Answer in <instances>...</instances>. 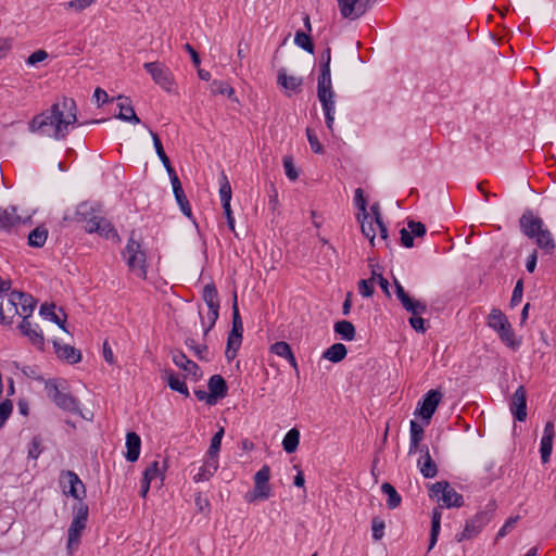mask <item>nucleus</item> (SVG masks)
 <instances>
[{
  "label": "nucleus",
  "mask_w": 556,
  "mask_h": 556,
  "mask_svg": "<svg viewBox=\"0 0 556 556\" xmlns=\"http://www.w3.org/2000/svg\"><path fill=\"white\" fill-rule=\"evenodd\" d=\"M105 121V118H100L79 122L77 106H50L29 121L28 129L41 136L63 140L68 135L70 127H74L76 124H100Z\"/></svg>",
  "instance_id": "1"
},
{
  "label": "nucleus",
  "mask_w": 556,
  "mask_h": 556,
  "mask_svg": "<svg viewBox=\"0 0 556 556\" xmlns=\"http://www.w3.org/2000/svg\"><path fill=\"white\" fill-rule=\"evenodd\" d=\"M47 396L62 410L71 414H81L79 400L68 392L64 379H48L45 381Z\"/></svg>",
  "instance_id": "2"
},
{
  "label": "nucleus",
  "mask_w": 556,
  "mask_h": 556,
  "mask_svg": "<svg viewBox=\"0 0 556 556\" xmlns=\"http://www.w3.org/2000/svg\"><path fill=\"white\" fill-rule=\"evenodd\" d=\"M394 287L396 298L401 302L403 308L412 314L408 318V324L416 332L425 333L427 331L426 319L419 315L427 311L426 302L412 298L396 278H394Z\"/></svg>",
  "instance_id": "3"
},
{
  "label": "nucleus",
  "mask_w": 556,
  "mask_h": 556,
  "mask_svg": "<svg viewBox=\"0 0 556 556\" xmlns=\"http://www.w3.org/2000/svg\"><path fill=\"white\" fill-rule=\"evenodd\" d=\"M486 325L494 330L503 344L516 351L521 345V338L517 339L507 316L498 308H492L486 317Z\"/></svg>",
  "instance_id": "4"
},
{
  "label": "nucleus",
  "mask_w": 556,
  "mask_h": 556,
  "mask_svg": "<svg viewBox=\"0 0 556 556\" xmlns=\"http://www.w3.org/2000/svg\"><path fill=\"white\" fill-rule=\"evenodd\" d=\"M497 504L494 500L489 501L482 510H479L473 517L465 522L464 530L455 535L456 542L476 538L483 528L493 519Z\"/></svg>",
  "instance_id": "5"
},
{
  "label": "nucleus",
  "mask_w": 556,
  "mask_h": 556,
  "mask_svg": "<svg viewBox=\"0 0 556 556\" xmlns=\"http://www.w3.org/2000/svg\"><path fill=\"white\" fill-rule=\"evenodd\" d=\"M331 48L326 47L320 53L319 76L317 81V97L320 104H333V91L331 85Z\"/></svg>",
  "instance_id": "6"
},
{
  "label": "nucleus",
  "mask_w": 556,
  "mask_h": 556,
  "mask_svg": "<svg viewBox=\"0 0 556 556\" xmlns=\"http://www.w3.org/2000/svg\"><path fill=\"white\" fill-rule=\"evenodd\" d=\"M89 507L85 502H76L73 505V519L67 530V551L72 553L80 544L84 530L87 527Z\"/></svg>",
  "instance_id": "7"
},
{
  "label": "nucleus",
  "mask_w": 556,
  "mask_h": 556,
  "mask_svg": "<svg viewBox=\"0 0 556 556\" xmlns=\"http://www.w3.org/2000/svg\"><path fill=\"white\" fill-rule=\"evenodd\" d=\"M123 255L129 269L137 271L140 278L146 279L148 274L147 252L142 249L141 243L135 239V231H131Z\"/></svg>",
  "instance_id": "8"
},
{
  "label": "nucleus",
  "mask_w": 556,
  "mask_h": 556,
  "mask_svg": "<svg viewBox=\"0 0 556 556\" xmlns=\"http://www.w3.org/2000/svg\"><path fill=\"white\" fill-rule=\"evenodd\" d=\"M429 497L442 502V507L445 508H459L464 505L463 495L457 493L446 480L432 483L429 486Z\"/></svg>",
  "instance_id": "9"
},
{
  "label": "nucleus",
  "mask_w": 556,
  "mask_h": 556,
  "mask_svg": "<svg viewBox=\"0 0 556 556\" xmlns=\"http://www.w3.org/2000/svg\"><path fill=\"white\" fill-rule=\"evenodd\" d=\"M58 482L65 496H71L77 502H84V498L87 495V489L75 471L65 469L61 470Z\"/></svg>",
  "instance_id": "10"
},
{
  "label": "nucleus",
  "mask_w": 556,
  "mask_h": 556,
  "mask_svg": "<svg viewBox=\"0 0 556 556\" xmlns=\"http://www.w3.org/2000/svg\"><path fill=\"white\" fill-rule=\"evenodd\" d=\"M442 396L443 394L440 390H429L418 401L414 415L420 417L421 421L428 426L442 400Z\"/></svg>",
  "instance_id": "11"
},
{
  "label": "nucleus",
  "mask_w": 556,
  "mask_h": 556,
  "mask_svg": "<svg viewBox=\"0 0 556 556\" xmlns=\"http://www.w3.org/2000/svg\"><path fill=\"white\" fill-rule=\"evenodd\" d=\"M143 67L164 90L174 91V76L167 66L160 62H148L143 64Z\"/></svg>",
  "instance_id": "12"
},
{
  "label": "nucleus",
  "mask_w": 556,
  "mask_h": 556,
  "mask_svg": "<svg viewBox=\"0 0 556 556\" xmlns=\"http://www.w3.org/2000/svg\"><path fill=\"white\" fill-rule=\"evenodd\" d=\"M377 0H337L340 14L343 18L355 20L371 9Z\"/></svg>",
  "instance_id": "13"
},
{
  "label": "nucleus",
  "mask_w": 556,
  "mask_h": 556,
  "mask_svg": "<svg viewBox=\"0 0 556 556\" xmlns=\"http://www.w3.org/2000/svg\"><path fill=\"white\" fill-rule=\"evenodd\" d=\"M16 291H11L7 296H0V324L5 327L12 326L14 318L20 316Z\"/></svg>",
  "instance_id": "14"
},
{
  "label": "nucleus",
  "mask_w": 556,
  "mask_h": 556,
  "mask_svg": "<svg viewBox=\"0 0 556 556\" xmlns=\"http://www.w3.org/2000/svg\"><path fill=\"white\" fill-rule=\"evenodd\" d=\"M519 226L525 236L534 239L538 232L544 228V222L541 217L534 216L530 208H527L519 218Z\"/></svg>",
  "instance_id": "15"
},
{
  "label": "nucleus",
  "mask_w": 556,
  "mask_h": 556,
  "mask_svg": "<svg viewBox=\"0 0 556 556\" xmlns=\"http://www.w3.org/2000/svg\"><path fill=\"white\" fill-rule=\"evenodd\" d=\"M509 409L515 420L523 422L527 419V391L519 386L511 396Z\"/></svg>",
  "instance_id": "16"
},
{
  "label": "nucleus",
  "mask_w": 556,
  "mask_h": 556,
  "mask_svg": "<svg viewBox=\"0 0 556 556\" xmlns=\"http://www.w3.org/2000/svg\"><path fill=\"white\" fill-rule=\"evenodd\" d=\"M172 361L178 368L191 375L194 381H199L202 378L203 372L200 366L195 362L189 359L181 350L172 352Z\"/></svg>",
  "instance_id": "17"
},
{
  "label": "nucleus",
  "mask_w": 556,
  "mask_h": 556,
  "mask_svg": "<svg viewBox=\"0 0 556 556\" xmlns=\"http://www.w3.org/2000/svg\"><path fill=\"white\" fill-rule=\"evenodd\" d=\"M85 230L88 233H98L105 239L118 237L117 231L111 222L102 216L88 220V224L85 225Z\"/></svg>",
  "instance_id": "18"
},
{
  "label": "nucleus",
  "mask_w": 556,
  "mask_h": 556,
  "mask_svg": "<svg viewBox=\"0 0 556 556\" xmlns=\"http://www.w3.org/2000/svg\"><path fill=\"white\" fill-rule=\"evenodd\" d=\"M54 353L58 358L66 362L67 364L74 365L81 361V352L80 350L70 345V344H61L59 340L52 341Z\"/></svg>",
  "instance_id": "19"
},
{
  "label": "nucleus",
  "mask_w": 556,
  "mask_h": 556,
  "mask_svg": "<svg viewBox=\"0 0 556 556\" xmlns=\"http://www.w3.org/2000/svg\"><path fill=\"white\" fill-rule=\"evenodd\" d=\"M207 388L215 403L228 395L229 388L222 375H213L207 381Z\"/></svg>",
  "instance_id": "20"
},
{
  "label": "nucleus",
  "mask_w": 556,
  "mask_h": 556,
  "mask_svg": "<svg viewBox=\"0 0 556 556\" xmlns=\"http://www.w3.org/2000/svg\"><path fill=\"white\" fill-rule=\"evenodd\" d=\"M277 84L290 96L291 93H299L302 91L303 78L289 76L285 68H280L278 71Z\"/></svg>",
  "instance_id": "21"
},
{
  "label": "nucleus",
  "mask_w": 556,
  "mask_h": 556,
  "mask_svg": "<svg viewBox=\"0 0 556 556\" xmlns=\"http://www.w3.org/2000/svg\"><path fill=\"white\" fill-rule=\"evenodd\" d=\"M269 351L285 359L288 361V363L292 366V368L295 370V375L299 377V366L296 358L292 352L291 345L286 341H277L274 344L270 345Z\"/></svg>",
  "instance_id": "22"
},
{
  "label": "nucleus",
  "mask_w": 556,
  "mask_h": 556,
  "mask_svg": "<svg viewBox=\"0 0 556 556\" xmlns=\"http://www.w3.org/2000/svg\"><path fill=\"white\" fill-rule=\"evenodd\" d=\"M60 312L63 314V318H60V316L55 313V304L54 303H43L41 304L39 308V314L45 317L46 319L50 320L51 323L59 326L60 329H62L65 332H68L66 329V318L67 315L63 311V308H59Z\"/></svg>",
  "instance_id": "23"
},
{
  "label": "nucleus",
  "mask_w": 556,
  "mask_h": 556,
  "mask_svg": "<svg viewBox=\"0 0 556 556\" xmlns=\"http://www.w3.org/2000/svg\"><path fill=\"white\" fill-rule=\"evenodd\" d=\"M162 378L166 380L167 386L172 391L178 392L185 397L190 396V392L185 380L180 379L179 375L173 369H164Z\"/></svg>",
  "instance_id": "24"
},
{
  "label": "nucleus",
  "mask_w": 556,
  "mask_h": 556,
  "mask_svg": "<svg viewBox=\"0 0 556 556\" xmlns=\"http://www.w3.org/2000/svg\"><path fill=\"white\" fill-rule=\"evenodd\" d=\"M141 451V438L135 431H128L126 434L125 458L129 463L138 460Z\"/></svg>",
  "instance_id": "25"
},
{
  "label": "nucleus",
  "mask_w": 556,
  "mask_h": 556,
  "mask_svg": "<svg viewBox=\"0 0 556 556\" xmlns=\"http://www.w3.org/2000/svg\"><path fill=\"white\" fill-rule=\"evenodd\" d=\"M15 298L17 301L20 316L24 319L25 317H30L36 308L37 300L31 294L23 291H16Z\"/></svg>",
  "instance_id": "26"
},
{
  "label": "nucleus",
  "mask_w": 556,
  "mask_h": 556,
  "mask_svg": "<svg viewBox=\"0 0 556 556\" xmlns=\"http://www.w3.org/2000/svg\"><path fill=\"white\" fill-rule=\"evenodd\" d=\"M21 222L22 218L17 215V207L15 205H11L9 208L0 207V226L3 230L10 231Z\"/></svg>",
  "instance_id": "27"
},
{
  "label": "nucleus",
  "mask_w": 556,
  "mask_h": 556,
  "mask_svg": "<svg viewBox=\"0 0 556 556\" xmlns=\"http://www.w3.org/2000/svg\"><path fill=\"white\" fill-rule=\"evenodd\" d=\"M98 212H100V205L91 204L89 202H81L76 207L75 219L77 222L86 223L87 225L88 220L99 217L96 215Z\"/></svg>",
  "instance_id": "28"
},
{
  "label": "nucleus",
  "mask_w": 556,
  "mask_h": 556,
  "mask_svg": "<svg viewBox=\"0 0 556 556\" xmlns=\"http://www.w3.org/2000/svg\"><path fill=\"white\" fill-rule=\"evenodd\" d=\"M243 333L229 331L227 337L225 357L228 362H231L237 356V353L242 344Z\"/></svg>",
  "instance_id": "29"
},
{
  "label": "nucleus",
  "mask_w": 556,
  "mask_h": 556,
  "mask_svg": "<svg viewBox=\"0 0 556 556\" xmlns=\"http://www.w3.org/2000/svg\"><path fill=\"white\" fill-rule=\"evenodd\" d=\"M202 299L205 302L208 311H219L220 304L218 299V290L213 281L204 286L202 291Z\"/></svg>",
  "instance_id": "30"
},
{
  "label": "nucleus",
  "mask_w": 556,
  "mask_h": 556,
  "mask_svg": "<svg viewBox=\"0 0 556 556\" xmlns=\"http://www.w3.org/2000/svg\"><path fill=\"white\" fill-rule=\"evenodd\" d=\"M271 490L269 483H262L258 481H254V489L252 492H248L244 495V498L248 503H252L254 501H266L270 497Z\"/></svg>",
  "instance_id": "31"
},
{
  "label": "nucleus",
  "mask_w": 556,
  "mask_h": 556,
  "mask_svg": "<svg viewBox=\"0 0 556 556\" xmlns=\"http://www.w3.org/2000/svg\"><path fill=\"white\" fill-rule=\"evenodd\" d=\"M218 469V459L207 457L204 464L199 468L198 473L193 476L195 482L207 481Z\"/></svg>",
  "instance_id": "32"
},
{
  "label": "nucleus",
  "mask_w": 556,
  "mask_h": 556,
  "mask_svg": "<svg viewBox=\"0 0 556 556\" xmlns=\"http://www.w3.org/2000/svg\"><path fill=\"white\" fill-rule=\"evenodd\" d=\"M441 517H442L441 507H434L431 513V529H430L428 552L431 551L438 542V538H439L440 530H441Z\"/></svg>",
  "instance_id": "33"
},
{
  "label": "nucleus",
  "mask_w": 556,
  "mask_h": 556,
  "mask_svg": "<svg viewBox=\"0 0 556 556\" xmlns=\"http://www.w3.org/2000/svg\"><path fill=\"white\" fill-rule=\"evenodd\" d=\"M348 355V349L343 343H333L323 353V358L332 363H340Z\"/></svg>",
  "instance_id": "34"
},
{
  "label": "nucleus",
  "mask_w": 556,
  "mask_h": 556,
  "mask_svg": "<svg viewBox=\"0 0 556 556\" xmlns=\"http://www.w3.org/2000/svg\"><path fill=\"white\" fill-rule=\"evenodd\" d=\"M410 432V442H409V451L408 454H413L418 451L419 444L425 435V430L422 426L416 420H410L409 425Z\"/></svg>",
  "instance_id": "35"
},
{
  "label": "nucleus",
  "mask_w": 556,
  "mask_h": 556,
  "mask_svg": "<svg viewBox=\"0 0 556 556\" xmlns=\"http://www.w3.org/2000/svg\"><path fill=\"white\" fill-rule=\"evenodd\" d=\"M536 245L543 250L546 254H551L555 249V241L552 232L547 228H543L534 237Z\"/></svg>",
  "instance_id": "36"
},
{
  "label": "nucleus",
  "mask_w": 556,
  "mask_h": 556,
  "mask_svg": "<svg viewBox=\"0 0 556 556\" xmlns=\"http://www.w3.org/2000/svg\"><path fill=\"white\" fill-rule=\"evenodd\" d=\"M334 333L344 341H352L356 331L354 325L349 320H339L333 326Z\"/></svg>",
  "instance_id": "37"
},
{
  "label": "nucleus",
  "mask_w": 556,
  "mask_h": 556,
  "mask_svg": "<svg viewBox=\"0 0 556 556\" xmlns=\"http://www.w3.org/2000/svg\"><path fill=\"white\" fill-rule=\"evenodd\" d=\"M48 239V229L45 226H38L33 229L27 238V243L31 248H42Z\"/></svg>",
  "instance_id": "38"
},
{
  "label": "nucleus",
  "mask_w": 556,
  "mask_h": 556,
  "mask_svg": "<svg viewBox=\"0 0 556 556\" xmlns=\"http://www.w3.org/2000/svg\"><path fill=\"white\" fill-rule=\"evenodd\" d=\"M381 492L388 496L387 507L389 509H395L401 505L402 496L391 483L383 482L381 485Z\"/></svg>",
  "instance_id": "39"
},
{
  "label": "nucleus",
  "mask_w": 556,
  "mask_h": 556,
  "mask_svg": "<svg viewBox=\"0 0 556 556\" xmlns=\"http://www.w3.org/2000/svg\"><path fill=\"white\" fill-rule=\"evenodd\" d=\"M300 443V431L296 428L290 429L283 440H282V447L286 453L292 454L298 450Z\"/></svg>",
  "instance_id": "40"
},
{
  "label": "nucleus",
  "mask_w": 556,
  "mask_h": 556,
  "mask_svg": "<svg viewBox=\"0 0 556 556\" xmlns=\"http://www.w3.org/2000/svg\"><path fill=\"white\" fill-rule=\"evenodd\" d=\"M420 473L426 478H434L438 473V466L435 462L432 459L431 455H427L426 458H420L417 462Z\"/></svg>",
  "instance_id": "41"
},
{
  "label": "nucleus",
  "mask_w": 556,
  "mask_h": 556,
  "mask_svg": "<svg viewBox=\"0 0 556 556\" xmlns=\"http://www.w3.org/2000/svg\"><path fill=\"white\" fill-rule=\"evenodd\" d=\"M210 89L213 94H227L230 101L239 102V99L233 96L235 94L233 88L227 81L214 80L211 84Z\"/></svg>",
  "instance_id": "42"
},
{
  "label": "nucleus",
  "mask_w": 556,
  "mask_h": 556,
  "mask_svg": "<svg viewBox=\"0 0 556 556\" xmlns=\"http://www.w3.org/2000/svg\"><path fill=\"white\" fill-rule=\"evenodd\" d=\"M231 195H232V191H231L230 182H229L225 172L222 170L220 177H219V197H220L222 206L230 205Z\"/></svg>",
  "instance_id": "43"
},
{
  "label": "nucleus",
  "mask_w": 556,
  "mask_h": 556,
  "mask_svg": "<svg viewBox=\"0 0 556 556\" xmlns=\"http://www.w3.org/2000/svg\"><path fill=\"white\" fill-rule=\"evenodd\" d=\"M294 43L309 54H314L315 52V45L312 37L303 30L295 33Z\"/></svg>",
  "instance_id": "44"
},
{
  "label": "nucleus",
  "mask_w": 556,
  "mask_h": 556,
  "mask_svg": "<svg viewBox=\"0 0 556 556\" xmlns=\"http://www.w3.org/2000/svg\"><path fill=\"white\" fill-rule=\"evenodd\" d=\"M185 344L193 351L194 355L198 357V359L203 362H208L210 358L207 357L208 354V346L203 344H198L195 340L191 337L186 338Z\"/></svg>",
  "instance_id": "45"
},
{
  "label": "nucleus",
  "mask_w": 556,
  "mask_h": 556,
  "mask_svg": "<svg viewBox=\"0 0 556 556\" xmlns=\"http://www.w3.org/2000/svg\"><path fill=\"white\" fill-rule=\"evenodd\" d=\"M231 311H232V320H231L230 331L243 333V323H242V318H241V315L239 312L238 296H237L236 291L232 294Z\"/></svg>",
  "instance_id": "46"
},
{
  "label": "nucleus",
  "mask_w": 556,
  "mask_h": 556,
  "mask_svg": "<svg viewBox=\"0 0 556 556\" xmlns=\"http://www.w3.org/2000/svg\"><path fill=\"white\" fill-rule=\"evenodd\" d=\"M357 220L361 223V230L365 238L369 240L371 247H375L376 230L374 228V222L364 219V215L357 214Z\"/></svg>",
  "instance_id": "47"
},
{
  "label": "nucleus",
  "mask_w": 556,
  "mask_h": 556,
  "mask_svg": "<svg viewBox=\"0 0 556 556\" xmlns=\"http://www.w3.org/2000/svg\"><path fill=\"white\" fill-rule=\"evenodd\" d=\"M181 213L189 219L194 220L190 203L184 189L173 192Z\"/></svg>",
  "instance_id": "48"
},
{
  "label": "nucleus",
  "mask_w": 556,
  "mask_h": 556,
  "mask_svg": "<svg viewBox=\"0 0 556 556\" xmlns=\"http://www.w3.org/2000/svg\"><path fill=\"white\" fill-rule=\"evenodd\" d=\"M25 337L39 351H41V352L45 351L46 340H45L42 330L39 328V326L37 324L34 325V327L29 331V334H26Z\"/></svg>",
  "instance_id": "49"
},
{
  "label": "nucleus",
  "mask_w": 556,
  "mask_h": 556,
  "mask_svg": "<svg viewBox=\"0 0 556 556\" xmlns=\"http://www.w3.org/2000/svg\"><path fill=\"white\" fill-rule=\"evenodd\" d=\"M376 281V270L372 269L371 277L369 279H361L357 283L358 291L364 298H370L375 293L374 283Z\"/></svg>",
  "instance_id": "50"
},
{
  "label": "nucleus",
  "mask_w": 556,
  "mask_h": 556,
  "mask_svg": "<svg viewBox=\"0 0 556 556\" xmlns=\"http://www.w3.org/2000/svg\"><path fill=\"white\" fill-rule=\"evenodd\" d=\"M43 450L45 448L42 446V438L40 435L33 437L31 441L27 446V458L34 460L38 459V457L42 454Z\"/></svg>",
  "instance_id": "51"
},
{
  "label": "nucleus",
  "mask_w": 556,
  "mask_h": 556,
  "mask_svg": "<svg viewBox=\"0 0 556 556\" xmlns=\"http://www.w3.org/2000/svg\"><path fill=\"white\" fill-rule=\"evenodd\" d=\"M354 204L358 208L359 214L364 215V219L369 218V213L367 212V199L365 198L364 190L362 188L355 189L354 192Z\"/></svg>",
  "instance_id": "52"
},
{
  "label": "nucleus",
  "mask_w": 556,
  "mask_h": 556,
  "mask_svg": "<svg viewBox=\"0 0 556 556\" xmlns=\"http://www.w3.org/2000/svg\"><path fill=\"white\" fill-rule=\"evenodd\" d=\"M122 99L128 100V98L123 94H118L116 98L115 97L109 98V94L106 93V91L103 90L102 88L98 87V88H96V90L93 92L91 101L94 102L96 104H106L109 102H113L114 100H122Z\"/></svg>",
  "instance_id": "53"
},
{
  "label": "nucleus",
  "mask_w": 556,
  "mask_h": 556,
  "mask_svg": "<svg viewBox=\"0 0 556 556\" xmlns=\"http://www.w3.org/2000/svg\"><path fill=\"white\" fill-rule=\"evenodd\" d=\"M134 109H135V106H119V112H118V114L115 115V117L119 118L124 122L139 124L140 118L137 116Z\"/></svg>",
  "instance_id": "54"
},
{
  "label": "nucleus",
  "mask_w": 556,
  "mask_h": 556,
  "mask_svg": "<svg viewBox=\"0 0 556 556\" xmlns=\"http://www.w3.org/2000/svg\"><path fill=\"white\" fill-rule=\"evenodd\" d=\"M219 318V311H208L207 313V319L208 323L205 325L204 317L200 313V319L203 326V340H205L210 333V331L215 327L216 321Z\"/></svg>",
  "instance_id": "55"
},
{
  "label": "nucleus",
  "mask_w": 556,
  "mask_h": 556,
  "mask_svg": "<svg viewBox=\"0 0 556 556\" xmlns=\"http://www.w3.org/2000/svg\"><path fill=\"white\" fill-rule=\"evenodd\" d=\"M553 441L554 439L547 438V435H543L541 439L540 453L543 464L547 463L551 458V454L553 451Z\"/></svg>",
  "instance_id": "56"
},
{
  "label": "nucleus",
  "mask_w": 556,
  "mask_h": 556,
  "mask_svg": "<svg viewBox=\"0 0 556 556\" xmlns=\"http://www.w3.org/2000/svg\"><path fill=\"white\" fill-rule=\"evenodd\" d=\"M384 528H386V523L380 517L376 516L372 518V520H371L372 534L371 535L375 541H380L383 538Z\"/></svg>",
  "instance_id": "57"
},
{
  "label": "nucleus",
  "mask_w": 556,
  "mask_h": 556,
  "mask_svg": "<svg viewBox=\"0 0 556 556\" xmlns=\"http://www.w3.org/2000/svg\"><path fill=\"white\" fill-rule=\"evenodd\" d=\"M282 165L285 168V174L290 180H296L299 178V172L296 170L293 159L290 155H286L282 159Z\"/></svg>",
  "instance_id": "58"
},
{
  "label": "nucleus",
  "mask_w": 556,
  "mask_h": 556,
  "mask_svg": "<svg viewBox=\"0 0 556 556\" xmlns=\"http://www.w3.org/2000/svg\"><path fill=\"white\" fill-rule=\"evenodd\" d=\"M306 136L312 151L317 154L324 153L325 149L323 144L319 142L315 130L309 127L306 128Z\"/></svg>",
  "instance_id": "59"
},
{
  "label": "nucleus",
  "mask_w": 556,
  "mask_h": 556,
  "mask_svg": "<svg viewBox=\"0 0 556 556\" xmlns=\"http://www.w3.org/2000/svg\"><path fill=\"white\" fill-rule=\"evenodd\" d=\"M142 477L148 478L150 480H154L155 478L160 477L162 482L164 481V478H165L163 471H161L160 468H159V462L157 460L152 462L144 469Z\"/></svg>",
  "instance_id": "60"
},
{
  "label": "nucleus",
  "mask_w": 556,
  "mask_h": 556,
  "mask_svg": "<svg viewBox=\"0 0 556 556\" xmlns=\"http://www.w3.org/2000/svg\"><path fill=\"white\" fill-rule=\"evenodd\" d=\"M150 134L152 136L153 146H154L155 152H156L160 161L162 162V164L168 163L169 157L167 156V154L164 151V148H163V144H162V141H161L159 135L156 132H153L152 130L150 131Z\"/></svg>",
  "instance_id": "61"
},
{
  "label": "nucleus",
  "mask_w": 556,
  "mask_h": 556,
  "mask_svg": "<svg viewBox=\"0 0 556 556\" xmlns=\"http://www.w3.org/2000/svg\"><path fill=\"white\" fill-rule=\"evenodd\" d=\"M523 295V280L519 279L517 280L515 288L513 290V294L510 298L509 305L510 307H515L520 304Z\"/></svg>",
  "instance_id": "62"
},
{
  "label": "nucleus",
  "mask_w": 556,
  "mask_h": 556,
  "mask_svg": "<svg viewBox=\"0 0 556 556\" xmlns=\"http://www.w3.org/2000/svg\"><path fill=\"white\" fill-rule=\"evenodd\" d=\"M407 227H408V229H410L414 239L422 238L427 233V228H426L425 224H422L421 222L408 219Z\"/></svg>",
  "instance_id": "63"
},
{
  "label": "nucleus",
  "mask_w": 556,
  "mask_h": 556,
  "mask_svg": "<svg viewBox=\"0 0 556 556\" xmlns=\"http://www.w3.org/2000/svg\"><path fill=\"white\" fill-rule=\"evenodd\" d=\"M519 518V516L509 517L496 533L495 541H498L500 539L506 536L508 532L515 527Z\"/></svg>",
  "instance_id": "64"
}]
</instances>
